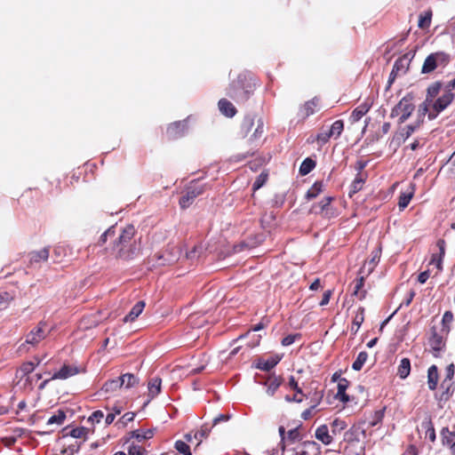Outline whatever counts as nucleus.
Returning <instances> with one entry per match:
<instances>
[{
  "label": "nucleus",
  "instance_id": "1",
  "mask_svg": "<svg viewBox=\"0 0 455 455\" xmlns=\"http://www.w3.org/2000/svg\"><path fill=\"white\" fill-rule=\"evenodd\" d=\"M135 234L136 230L133 225H127L119 230L118 236L115 239L111 248L116 259L129 260L139 253L140 247L134 239Z\"/></svg>",
  "mask_w": 455,
  "mask_h": 455
},
{
  "label": "nucleus",
  "instance_id": "2",
  "mask_svg": "<svg viewBox=\"0 0 455 455\" xmlns=\"http://www.w3.org/2000/svg\"><path fill=\"white\" fill-rule=\"evenodd\" d=\"M413 100V94L409 92L391 109L390 117H398L397 123L399 125L405 123L414 111Z\"/></svg>",
  "mask_w": 455,
  "mask_h": 455
},
{
  "label": "nucleus",
  "instance_id": "3",
  "mask_svg": "<svg viewBox=\"0 0 455 455\" xmlns=\"http://www.w3.org/2000/svg\"><path fill=\"white\" fill-rule=\"evenodd\" d=\"M254 91V84L245 83L244 78L239 76L228 89V95L236 102H245Z\"/></svg>",
  "mask_w": 455,
  "mask_h": 455
},
{
  "label": "nucleus",
  "instance_id": "4",
  "mask_svg": "<svg viewBox=\"0 0 455 455\" xmlns=\"http://www.w3.org/2000/svg\"><path fill=\"white\" fill-rule=\"evenodd\" d=\"M206 184L197 180H192L185 188L183 195L179 200L181 209H188L196 200V198L204 193Z\"/></svg>",
  "mask_w": 455,
  "mask_h": 455
},
{
  "label": "nucleus",
  "instance_id": "5",
  "mask_svg": "<svg viewBox=\"0 0 455 455\" xmlns=\"http://www.w3.org/2000/svg\"><path fill=\"white\" fill-rule=\"evenodd\" d=\"M451 61L450 54L444 52L430 53L424 60L421 68L422 74H429L438 67L445 68Z\"/></svg>",
  "mask_w": 455,
  "mask_h": 455
},
{
  "label": "nucleus",
  "instance_id": "6",
  "mask_svg": "<svg viewBox=\"0 0 455 455\" xmlns=\"http://www.w3.org/2000/svg\"><path fill=\"white\" fill-rule=\"evenodd\" d=\"M422 120H416L414 123L405 126H401L393 135L389 147L396 150L411 134L416 132L422 124Z\"/></svg>",
  "mask_w": 455,
  "mask_h": 455
},
{
  "label": "nucleus",
  "instance_id": "7",
  "mask_svg": "<svg viewBox=\"0 0 455 455\" xmlns=\"http://www.w3.org/2000/svg\"><path fill=\"white\" fill-rule=\"evenodd\" d=\"M50 331L47 329L45 322H40L26 336V343L30 345H36L41 340L45 339Z\"/></svg>",
  "mask_w": 455,
  "mask_h": 455
},
{
  "label": "nucleus",
  "instance_id": "8",
  "mask_svg": "<svg viewBox=\"0 0 455 455\" xmlns=\"http://www.w3.org/2000/svg\"><path fill=\"white\" fill-rule=\"evenodd\" d=\"M188 129V122L186 119L182 121H177L168 126L166 134L169 139L176 140L184 136L187 133Z\"/></svg>",
  "mask_w": 455,
  "mask_h": 455
},
{
  "label": "nucleus",
  "instance_id": "9",
  "mask_svg": "<svg viewBox=\"0 0 455 455\" xmlns=\"http://www.w3.org/2000/svg\"><path fill=\"white\" fill-rule=\"evenodd\" d=\"M259 384L264 385L267 387V394L270 396H273L279 387L282 385L283 379L280 376L270 375L266 379L257 380Z\"/></svg>",
  "mask_w": 455,
  "mask_h": 455
},
{
  "label": "nucleus",
  "instance_id": "10",
  "mask_svg": "<svg viewBox=\"0 0 455 455\" xmlns=\"http://www.w3.org/2000/svg\"><path fill=\"white\" fill-rule=\"evenodd\" d=\"M452 92L445 91L444 93L432 102V108L437 112H443L454 100Z\"/></svg>",
  "mask_w": 455,
  "mask_h": 455
},
{
  "label": "nucleus",
  "instance_id": "11",
  "mask_svg": "<svg viewBox=\"0 0 455 455\" xmlns=\"http://www.w3.org/2000/svg\"><path fill=\"white\" fill-rule=\"evenodd\" d=\"M181 254L180 248L177 246H172L168 247L164 253L158 257V259H164V261L161 263L163 265H172L178 261L180 259V256Z\"/></svg>",
  "mask_w": 455,
  "mask_h": 455
},
{
  "label": "nucleus",
  "instance_id": "12",
  "mask_svg": "<svg viewBox=\"0 0 455 455\" xmlns=\"http://www.w3.org/2000/svg\"><path fill=\"white\" fill-rule=\"evenodd\" d=\"M281 357L278 355L270 356L267 359L259 358L255 367L264 371H269L272 370L279 362Z\"/></svg>",
  "mask_w": 455,
  "mask_h": 455
},
{
  "label": "nucleus",
  "instance_id": "13",
  "mask_svg": "<svg viewBox=\"0 0 455 455\" xmlns=\"http://www.w3.org/2000/svg\"><path fill=\"white\" fill-rule=\"evenodd\" d=\"M288 385L292 389V391L296 392V395H294L293 396L286 395L284 398L285 401L288 403H301L303 401L302 397H298L297 395H300L303 396L304 392L301 389V387H299L298 382L296 381L293 376H290Z\"/></svg>",
  "mask_w": 455,
  "mask_h": 455
},
{
  "label": "nucleus",
  "instance_id": "14",
  "mask_svg": "<svg viewBox=\"0 0 455 455\" xmlns=\"http://www.w3.org/2000/svg\"><path fill=\"white\" fill-rule=\"evenodd\" d=\"M372 103L368 99L363 102L360 106L355 108L351 114V120L353 122H358L364 115L371 109Z\"/></svg>",
  "mask_w": 455,
  "mask_h": 455
},
{
  "label": "nucleus",
  "instance_id": "15",
  "mask_svg": "<svg viewBox=\"0 0 455 455\" xmlns=\"http://www.w3.org/2000/svg\"><path fill=\"white\" fill-rule=\"evenodd\" d=\"M315 436L325 445L331 444L333 439L326 425L319 426L315 430Z\"/></svg>",
  "mask_w": 455,
  "mask_h": 455
},
{
  "label": "nucleus",
  "instance_id": "16",
  "mask_svg": "<svg viewBox=\"0 0 455 455\" xmlns=\"http://www.w3.org/2000/svg\"><path fill=\"white\" fill-rule=\"evenodd\" d=\"M78 372L76 367L69 365H63L60 371L55 372L51 379H66L69 377L76 375Z\"/></svg>",
  "mask_w": 455,
  "mask_h": 455
},
{
  "label": "nucleus",
  "instance_id": "17",
  "mask_svg": "<svg viewBox=\"0 0 455 455\" xmlns=\"http://www.w3.org/2000/svg\"><path fill=\"white\" fill-rule=\"evenodd\" d=\"M441 435L443 444L449 446L455 455V432L450 431L448 427H443Z\"/></svg>",
  "mask_w": 455,
  "mask_h": 455
},
{
  "label": "nucleus",
  "instance_id": "18",
  "mask_svg": "<svg viewBox=\"0 0 455 455\" xmlns=\"http://www.w3.org/2000/svg\"><path fill=\"white\" fill-rule=\"evenodd\" d=\"M429 345L435 352L441 351L443 345V336L437 332L436 328L435 326L431 328V337L429 338Z\"/></svg>",
  "mask_w": 455,
  "mask_h": 455
},
{
  "label": "nucleus",
  "instance_id": "19",
  "mask_svg": "<svg viewBox=\"0 0 455 455\" xmlns=\"http://www.w3.org/2000/svg\"><path fill=\"white\" fill-rule=\"evenodd\" d=\"M49 258V248L44 247L39 251H32L29 253L30 265L46 261Z\"/></svg>",
  "mask_w": 455,
  "mask_h": 455
},
{
  "label": "nucleus",
  "instance_id": "20",
  "mask_svg": "<svg viewBox=\"0 0 455 455\" xmlns=\"http://www.w3.org/2000/svg\"><path fill=\"white\" fill-rule=\"evenodd\" d=\"M220 113L227 117H233L236 114L234 105L226 99H221L218 103Z\"/></svg>",
  "mask_w": 455,
  "mask_h": 455
},
{
  "label": "nucleus",
  "instance_id": "21",
  "mask_svg": "<svg viewBox=\"0 0 455 455\" xmlns=\"http://www.w3.org/2000/svg\"><path fill=\"white\" fill-rule=\"evenodd\" d=\"M319 99L317 97L307 101L299 110V116L302 118H307L315 113V108L318 105Z\"/></svg>",
  "mask_w": 455,
  "mask_h": 455
},
{
  "label": "nucleus",
  "instance_id": "22",
  "mask_svg": "<svg viewBox=\"0 0 455 455\" xmlns=\"http://www.w3.org/2000/svg\"><path fill=\"white\" fill-rule=\"evenodd\" d=\"M145 307V302L140 300L138 301L131 309L128 315H126L123 321L124 323L133 322L143 311Z\"/></svg>",
  "mask_w": 455,
  "mask_h": 455
},
{
  "label": "nucleus",
  "instance_id": "23",
  "mask_svg": "<svg viewBox=\"0 0 455 455\" xmlns=\"http://www.w3.org/2000/svg\"><path fill=\"white\" fill-rule=\"evenodd\" d=\"M437 246L439 248V254H433L431 263H435L439 270L443 269V258L445 254V242L443 239L437 241Z\"/></svg>",
  "mask_w": 455,
  "mask_h": 455
},
{
  "label": "nucleus",
  "instance_id": "24",
  "mask_svg": "<svg viewBox=\"0 0 455 455\" xmlns=\"http://www.w3.org/2000/svg\"><path fill=\"white\" fill-rule=\"evenodd\" d=\"M349 386V381L347 379H340L338 382V391L336 397L342 403H346L349 401V396L346 394V390Z\"/></svg>",
  "mask_w": 455,
  "mask_h": 455
},
{
  "label": "nucleus",
  "instance_id": "25",
  "mask_svg": "<svg viewBox=\"0 0 455 455\" xmlns=\"http://www.w3.org/2000/svg\"><path fill=\"white\" fill-rule=\"evenodd\" d=\"M438 369L437 366L433 364L427 370V385L430 390H435L438 383Z\"/></svg>",
  "mask_w": 455,
  "mask_h": 455
},
{
  "label": "nucleus",
  "instance_id": "26",
  "mask_svg": "<svg viewBox=\"0 0 455 455\" xmlns=\"http://www.w3.org/2000/svg\"><path fill=\"white\" fill-rule=\"evenodd\" d=\"M122 387L129 389L139 384V379L132 373H125L119 377Z\"/></svg>",
  "mask_w": 455,
  "mask_h": 455
},
{
  "label": "nucleus",
  "instance_id": "27",
  "mask_svg": "<svg viewBox=\"0 0 455 455\" xmlns=\"http://www.w3.org/2000/svg\"><path fill=\"white\" fill-rule=\"evenodd\" d=\"M161 384H162V379L159 377H155L149 380L148 388V396L150 397V399L155 398L156 396H157L160 394Z\"/></svg>",
  "mask_w": 455,
  "mask_h": 455
},
{
  "label": "nucleus",
  "instance_id": "28",
  "mask_svg": "<svg viewBox=\"0 0 455 455\" xmlns=\"http://www.w3.org/2000/svg\"><path fill=\"white\" fill-rule=\"evenodd\" d=\"M36 368V365L33 362H26L24 363L16 372V377L20 378L22 379L23 378H26V381L29 380L28 375L34 371Z\"/></svg>",
  "mask_w": 455,
  "mask_h": 455
},
{
  "label": "nucleus",
  "instance_id": "29",
  "mask_svg": "<svg viewBox=\"0 0 455 455\" xmlns=\"http://www.w3.org/2000/svg\"><path fill=\"white\" fill-rule=\"evenodd\" d=\"M443 88V83L436 81L428 85L427 89L426 99L427 102H433L434 99L438 95Z\"/></svg>",
  "mask_w": 455,
  "mask_h": 455
},
{
  "label": "nucleus",
  "instance_id": "30",
  "mask_svg": "<svg viewBox=\"0 0 455 455\" xmlns=\"http://www.w3.org/2000/svg\"><path fill=\"white\" fill-rule=\"evenodd\" d=\"M303 396L310 398L312 408H316L323 397V390H317V387H315L314 391L311 390L308 394H304Z\"/></svg>",
  "mask_w": 455,
  "mask_h": 455
},
{
  "label": "nucleus",
  "instance_id": "31",
  "mask_svg": "<svg viewBox=\"0 0 455 455\" xmlns=\"http://www.w3.org/2000/svg\"><path fill=\"white\" fill-rule=\"evenodd\" d=\"M411 372V361L409 358H403L398 366L397 374L402 379H406Z\"/></svg>",
  "mask_w": 455,
  "mask_h": 455
},
{
  "label": "nucleus",
  "instance_id": "32",
  "mask_svg": "<svg viewBox=\"0 0 455 455\" xmlns=\"http://www.w3.org/2000/svg\"><path fill=\"white\" fill-rule=\"evenodd\" d=\"M122 388V385L120 384L119 377L116 379H109L104 383L101 387V390L105 393H112L118 389Z\"/></svg>",
  "mask_w": 455,
  "mask_h": 455
},
{
  "label": "nucleus",
  "instance_id": "33",
  "mask_svg": "<svg viewBox=\"0 0 455 455\" xmlns=\"http://www.w3.org/2000/svg\"><path fill=\"white\" fill-rule=\"evenodd\" d=\"M302 448L310 455H320L321 446L315 441H305L302 443Z\"/></svg>",
  "mask_w": 455,
  "mask_h": 455
},
{
  "label": "nucleus",
  "instance_id": "34",
  "mask_svg": "<svg viewBox=\"0 0 455 455\" xmlns=\"http://www.w3.org/2000/svg\"><path fill=\"white\" fill-rule=\"evenodd\" d=\"M154 432L152 429H147L146 431L140 432V430H133L130 433L131 438H135L138 442H142L152 438Z\"/></svg>",
  "mask_w": 455,
  "mask_h": 455
},
{
  "label": "nucleus",
  "instance_id": "35",
  "mask_svg": "<svg viewBox=\"0 0 455 455\" xmlns=\"http://www.w3.org/2000/svg\"><path fill=\"white\" fill-rule=\"evenodd\" d=\"M323 184L322 181H315L312 187L307 190L306 194V198L307 200H312L318 196V195L323 191Z\"/></svg>",
  "mask_w": 455,
  "mask_h": 455
},
{
  "label": "nucleus",
  "instance_id": "36",
  "mask_svg": "<svg viewBox=\"0 0 455 455\" xmlns=\"http://www.w3.org/2000/svg\"><path fill=\"white\" fill-rule=\"evenodd\" d=\"M315 167V162L310 157H307L303 160L299 166V174L305 176L312 172V170Z\"/></svg>",
  "mask_w": 455,
  "mask_h": 455
},
{
  "label": "nucleus",
  "instance_id": "37",
  "mask_svg": "<svg viewBox=\"0 0 455 455\" xmlns=\"http://www.w3.org/2000/svg\"><path fill=\"white\" fill-rule=\"evenodd\" d=\"M363 183L364 179L360 173H357L350 186L349 196L351 197L354 194H356L358 191H360L363 188Z\"/></svg>",
  "mask_w": 455,
  "mask_h": 455
},
{
  "label": "nucleus",
  "instance_id": "38",
  "mask_svg": "<svg viewBox=\"0 0 455 455\" xmlns=\"http://www.w3.org/2000/svg\"><path fill=\"white\" fill-rule=\"evenodd\" d=\"M413 196V189L402 192L399 196L398 206L401 210L406 208Z\"/></svg>",
  "mask_w": 455,
  "mask_h": 455
},
{
  "label": "nucleus",
  "instance_id": "39",
  "mask_svg": "<svg viewBox=\"0 0 455 455\" xmlns=\"http://www.w3.org/2000/svg\"><path fill=\"white\" fill-rule=\"evenodd\" d=\"M367 359H368L367 352H365V351L360 352L358 354L356 359L355 360V362L352 363V369L356 371H361L363 364L367 361Z\"/></svg>",
  "mask_w": 455,
  "mask_h": 455
},
{
  "label": "nucleus",
  "instance_id": "40",
  "mask_svg": "<svg viewBox=\"0 0 455 455\" xmlns=\"http://www.w3.org/2000/svg\"><path fill=\"white\" fill-rule=\"evenodd\" d=\"M410 64H408V57H400L395 60L393 68L395 71H399V73H406L409 68Z\"/></svg>",
  "mask_w": 455,
  "mask_h": 455
},
{
  "label": "nucleus",
  "instance_id": "41",
  "mask_svg": "<svg viewBox=\"0 0 455 455\" xmlns=\"http://www.w3.org/2000/svg\"><path fill=\"white\" fill-rule=\"evenodd\" d=\"M212 430V427H210L208 424H204L199 430H197L195 435L194 438L196 440H199L197 446L200 445L202 443V440L204 438H207L210 432Z\"/></svg>",
  "mask_w": 455,
  "mask_h": 455
},
{
  "label": "nucleus",
  "instance_id": "42",
  "mask_svg": "<svg viewBox=\"0 0 455 455\" xmlns=\"http://www.w3.org/2000/svg\"><path fill=\"white\" fill-rule=\"evenodd\" d=\"M363 314H364V308L362 307H359L357 310V313L354 318V321L352 323V331H354L355 332H356L359 330L361 324L363 323V322L364 320Z\"/></svg>",
  "mask_w": 455,
  "mask_h": 455
},
{
  "label": "nucleus",
  "instance_id": "43",
  "mask_svg": "<svg viewBox=\"0 0 455 455\" xmlns=\"http://www.w3.org/2000/svg\"><path fill=\"white\" fill-rule=\"evenodd\" d=\"M347 425L344 420L339 419H334L331 424V434L333 435L340 434L347 427Z\"/></svg>",
  "mask_w": 455,
  "mask_h": 455
},
{
  "label": "nucleus",
  "instance_id": "44",
  "mask_svg": "<svg viewBox=\"0 0 455 455\" xmlns=\"http://www.w3.org/2000/svg\"><path fill=\"white\" fill-rule=\"evenodd\" d=\"M329 129L333 137L339 138L344 130V122L342 120H337Z\"/></svg>",
  "mask_w": 455,
  "mask_h": 455
},
{
  "label": "nucleus",
  "instance_id": "45",
  "mask_svg": "<svg viewBox=\"0 0 455 455\" xmlns=\"http://www.w3.org/2000/svg\"><path fill=\"white\" fill-rule=\"evenodd\" d=\"M430 106H432V102H427V100L419 106L417 120H422L424 123L425 116L427 115Z\"/></svg>",
  "mask_w": 455,
  "mask_h": 455
},
{
  "label": "nucleus",
  "instance_id": "46",
  "mask_svg": "<svg viewBox=\"0 0 455 455\" xmlns=\"http://www.w3.org/2000/svg\"><path fill=\"white\" fill-rule=\"evenodd\" d=\"M65 419H66L65 412L61 410H59L57 414L52 415V417H50L48 419L47 425H53V424L61 425L64 422Z\"/></svg>",
  "mask_w": 455,
  "mask_h": 455
},
{
  "label": "nucleus",
  "instance_id": "47",
  "mask_svg": "<svg viewBox=\"0 0 455 455\" xmlns=\"http://www.w3.org/2000/svg\"><path fill=\"white\" fill-rule=\"evenodd\" d=\"M117 227L116 225L108 228L100 237L99 244H103L107 242L108 237H114L116 235Z\"/></svg>",
  "mask_w": 455,
  "mask_h": 455
},
{
  "label": "nucleus",
  "instance_id": "48",
  "mask_svg": "<svg viewBox=\"0 0 455 455\" xmlns=\"http://www.w3.org/2000/svg\"><path fill=\"white\" fill-rule=\"evenodd\" d=\"M174 448L179 451V453L183 455H192L189 445L187 443L178 440L174 443Z\"/></svg>",
  "mask_w": 455,
  "mask_h": 455
},
{
  "label": "nucleus",
  "instance_id": "49",
  "mask_svg": "<svg viewBox=\"0 0 455 455\" xmlns=\"http://www.w3.org/2000/svg\"><path fill=\"white\" fill-rule=\"evenodd\" d=\"M254 124V117L251 116H247L244 117L243 123H242V132L244 136L248 134V132L251 130L252 126Z\"/></svg>",
  "mask_w": 455,
  "mask_h": 455
},
{
  "label": "nucleus",
  "instance_id": "50",
  "mask_svg": "<svg viewBox=\"0 0 455 455\" xmlns=\"http://www.w3.org/2000/svg\"><path fill=\"white\" fill-rule=\"evenodd\" d=\"M453 320V314L451 311L444 312L442 319V324H443V331H445L448 333L450 331V326L449 324Z\"/></svg>",
  "mask_w": 455,
  "mask_h": 455
},
{
  "label": "nucleus",
  "instance_id": "51",
  "mask_svg": "<svg viewBox=\"0 0 455 455\" xmlns=\"http://www.w3.org/2000/svg\"><path fill=\"white\" fill-rule=\"evenodd\" d=\"M363 285H364V277L361 276V277L357 278L355 280V284L353 294L355 296H359L360 290L363 288ZM364 296H365V291L360 294V299H363Z\"/></svg>",
  "mask_w": 455,
  "mask_h": 455
},
{
  "label": "nucleus",
  "instance_id": "52",
  "mask_svg": "<svg viewBox=\"0 0 455 455\" xmlns=\"http://www.w3.org/2000/svg\"><path fill=\"white\" fill-rule=\"evenodd\" d=\"M129 455H147V451L140 445L134 443L131 444L128 448Z\"/></svg>",
  "mask_w": 455,
  "mask_h": 455
},
{
  "label": "nucleus",
  "instance_id": "53",
  "mask_svg": "<svg viewBox=\"0 0 455 455\" xmlns=\"http://www.w3.org/2000/svg\"><path fill=\"white\" fill-rule=\"evenodd\" d=\"M331 137H333V136L330 132V129H327V130L322 129V131L317 134L316 140L318 142H321L322 144H325Z\"/></svg>",
  "mask_w": 455,
  "mask_h": 455
},
{
  "label": "nucleus",
  "instance_id": "54",
  "mask_svg": "<svg viewBox=\"0 0 455 455\" xmlns=\"http://www.w3.org/2000/svg\"><path fill=\"white\" fill-rule=\"evenodd\" d=\"M87 432L88 429L86 427H81L71 429L68 435L74 438H82Z\"/></svg>",
  "mask_w": 455,
  "mask_h": 455
},
{
  "label": "nucleus",
  "instance_id": "55",
  "mask_svg": "<svg viewBox=\"0 0 455 455\" xmlns=\"http://www.w3.org/2000/svg\"><path fill=\"white\" fill-rule=\"evenodd\" d=\"M300 338L301 334L299 333L289 334L282 339L281 343L283 346L287 347L293 344L296 339H299Z\"/></svg>",
  "mask_w": 455,
  "mask_h": 455
},
{
  "label": "nucleus",
  "instance_id": "56",
  "mask_svg": "<svg viewBox=\"0 0 455 455\" xmlns=\"http://www.w3.org/2000/svg\"><path fill=\"white\" fill-rule=\"evenodd\" d=\"M431 23V12H427L424 16H420L419 19L418 26L420 28H425L430 26Z\"/></svg>",
  "mask_w": 455,
  "mask_h": 455
},
{
  "label": "nucleus",
  "instance_id": "57",
  "mask_svg": "<svg viewBox=\"0 0 455 455\" xmlns=\"http://www.w3.org/2000/svg\"><path fill=\"white\" fill-rule=\"evenodd\" d=\"M135 413L134 412H126L122 418L117 421L116 424L122 425L123 427L126 426L129 422H132L134 419Z\"/></svg>",
  "mask_w": 455,
  "mask_h": 455
},
{
  "label": "nucleus",
  "instance_id": "58",
  "mask_svg": "<svg viewBox=\"0 0 455 455\" xmlns=\"http://www.w3.org/2000/svg\"><path fill=\"white\" fill-rule=\"evenodd\" d=\"M287 437L291 442L299 441L301 439V436L299 428L295 427L289 430L287 433Z\"/></svg>",
  "mask_w": 455,
  "mask_h": 455
},
{
  "label": "nucleus",
  "instance_id": "59",
  "mask_svg": "<svg viewBox=\"0 0 455 455\" xmlns=\"http://www.w3.org/2000/svg\"><path fill=\"white\" fill-rule=\"evenodd\" d=\"M104 417V413L98 410L92 413V415L89 417L88 421H91L92 423L97 422L99 423Z\"/></svg>",
  "mask_w": 455,
  "mask_h": 455
},
{
  "label": "nucleus",
  "instance_id": "60",
  "mask_svg": "<svg viewBox=\"0 0 455 455\" xmlns=\"http://www.w3.org/2000/svg\"><path fill=\"white\" fill-rule=\"evenodd\" d=\"M257 122H258L257 127L251 136L252 139H254V140L259 138L263 133V126H264L263 121L259 118V119H258Z\"/></svg>",
  "mask_w": 455,
  "mask_h": 455
},
{
  "label": "nucleus",
  "instance_id": "61",
  "mask_svg": "<svg viewBox=\"0 0 455 455\" xmlns=\"http://www.w3.org/2000/svg\"><path fill=\"white\" fill-rule=\"evenodd\" d=\"M202 251V246L196 245L193 249L186 253V258L188 259H192L197 256V253Z\"/></svg>",
  "mask_w": 455,
  "mask_h": 455
},
{
  "label": "nucleus",
  "instance_id": "62",
  "mask_svg": "<svg viewBox=\"0 0 455 455\" xmlns=\"http://www.w3.org/2000/svg\"><path fill=\"white\" fill-rule=\"evenodd\" d=\"M384 417V411H377L374 414L372 421L370 423L371 426L375 427L382 421Z\"/></svg>",
  "mask_w": 455,
  "mask_h": 455
},
{
  "label": "nucleus",
  "instance_id": "63",
  "mask_svg": "<svg viewBox=\"0 0 455 455\" xmlns=\"http://www.w3.org/2000/svg\"><path fill=\"white\" fill-rule=\"evenodd\" d=\"M267 180V175L260 174L253 183V189L260 188Z\"/></svg>",
  "mask_w": 455,
  "mask_h": 455
},
{
  "label": "nucleus",
  "instance_id": "64",
  "mask_svg": "<svg viewBox=\"0 0 455 455\" xmlns=\"http://www.w3.org/2000/svg\"><path fill=\"white\" fill-rule=\"evenodd\" d=\"M331 201H332V197H331V196H326V197L323 198V199L319 202V204H318V205H319V207H320L321 212H323L324 210H326V209H327V207H328V206L330 205V204L331 203Z\"/></svg>",
  "mask_w": 455,
  "mask_h": 455
}]
</instances>
